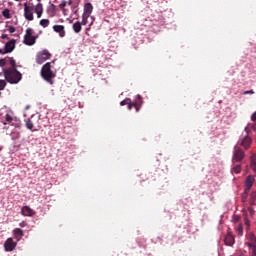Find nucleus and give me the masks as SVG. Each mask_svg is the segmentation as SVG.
<instances>
[{
    "label": "nucleus",
    "mask_w": 256,
    "mask_h": 256,
    "mask_svg": "<svg viewBox=\"0 0 256 256\" xmlns=\"http://www.w3.org/2000/svg\"><path fill=\"white\" fill-rule=\"evenodd\" d=\"M51 68H52L51 62H48L42 66L41 71H40V75H41L42 79H44V81H46V83H49V85H53L55 83V81H53V79H55V77H57V74L55 72H53Z\"/></svg>",
    "instance_id": "f257e3e1"
},
{
    "label": "nucleus",
    "mask_w": 256,
    "mask_h": 256,
    "mask_svg": "<svg viewBox=\"0 0 256 256\" xmlns=\"http://www.w3.org/2000/svg\"><path fill=\"white\" fill-rule=\"evenodd\" d=\"M4 77L11 85H15L23 79V75L17 70V68H8L4 70Z\"/></svg>",
    "instance_id": "f03ea898"
},
{
    "label": "nucleus",
    "mask_w": 256,
    "mask_h": 256,
    "mask_svg": "<svg viewBox=\"0 0 256 256\" xmlns=\"http://www.w3.org/2000/svg\"><path fill=\"white\" fill-rule=\"evenodd\" d=\"M34 11L35 5H33V3H24V17L26 21H33L35 19L33 16Z\"/></svg>",
    "instance_id": "7ed1b4c3"
},
{
    "label": "nucleus",
    "mask_w": 256,
    "mask_h": 256,
    "mask_svg": "<svg viewBox=\"0 0 256 256\" xmlns=\"http://www.w3.org/2000/svg\"><path fill=\"white\" fill-rule=\"evenodd\" d=\"M35 31H33V28L26 29V34L24 35L23 43L24 45H28L31 47L34 43L37 41V37L33 36Z\"/></svg>",
    "instance_id": "20e7f679"
},
{
    "label": "nucleus",
    "mask_w": 256,
    "mask_h": 256,
    "mask_svg": "<svg viewBox=\"0 0 256 256\" xmlns=\"http://www.w3.org/2000/svg\"><path fill=\"white\" fill-rule=\"evenodd\" d=\"M26 127L29 129V131H39L41 129V124H39V119L35 117H31L26 120Z\"/></svg>",
    "instance_id": "39448f33"
},
{
    "label": "nucleus",
    "mask_w": 256,
    "mask_h": 256,
    "mask_svg": "<svg viewBox=\"0 0 256 256\" xmlns=\"http://www.w3.org/2000/svg\"><path fill=\"white\" fill-rule=\"evenodd\" d=\"M243 159H245V151L239 148V146H235L233 150L232 163H241Z\"/></svg>",
    "instance_id": "423d86ee"
},
{
    "label": "nucleus",
    "mask_w": 256,
    "mask_h": 256,
    "mask_svg": "<svg viewBox=\"0 0 256 256\" xmlns=\"http://www.w3.org/2000/svg\"><path fill=\"white\" fill-rule=\"evenodd\" d=\"M48 59H51V54L49 50H42L36 55V63L38 65H43V63H45V61H48Z\"/></svg>",
    "instance_id": "0eeeda50"
},
{
    "label": "nucleus",
    "mask_w": 256,
    "mask_h": 256,
    "mask_svg": "<svg viewBox=\"0 0 256 256\" xmlns=\"http://www.w3.org/2000/svg\"><path fill=\"white\" fill-rule=\"evenodd\" d=\"M245 245L249 247V249L256 247V236L252 232L246 235Z\"/></svg>",
    "instance_id": "6e6552de"
},
{
    "label": "nucleus",
    "mask_w": 256,
    "mask_h": 256,
    "mask_svg": "<svg viewBox=\"0 0 256 256\" xmlns=\"http://www.w3.org/2000/svg\"><path fill=\"white\" fill-rule=\"evenodd\" d=\"M15 43H17L15 39H11L10 41H8L4 46V53H13V51L15 50Z\"/></svg>",
    "instance_id": "1a4fd4ad"
},
{
    "label": "nucleus",
    "mask_w": 256,
    "mask_h": 256,
    "mask_svg": "<svg viewBox=\"0 0 256 256\" xmlns=\"http://www.w3.org/2000/svg\"><path fill=\"white\" fill-rule=\"evenodd\" d=\"M17 247V244L13 241V238H8L4 243L5 251H13Z\"/></svg>",
    "instance_id": "9d476101"
},
{
    "label": "nucleus",
    "mask_w": 256,
    "mask_h": 256,
    "mask_svg": "<svg viewBox=\"0 0 256 256\" xmlns=\"http://www.w3.org/2000/svg\"><path fill=\"white\" fill-rule=\"evenodd\" d=\"M224 242H225V245H227L228 247H233V245H235V236H233V234L228 232L224 238Z\"/></svg>",
    "instance_id": "9b49d317"
},
{
    "label": "nucleus",
    "mask_w": 256,
    "mask_h": 256,
    "mask_svg": "<svg viewBox=\"0 0 256 256\" xmlns=\"http://www.w3.org/2000/svg\"><path fill=\"white\" fill-rule=\"evenodd\" d=\"M253 143V140L249 136H245L241 141L240 145L244 147V149H249L251 147V144Z\"/></svg>",
    "instance_id": "f8f14e48"
},
{
    "label": "nucleus",
    "mask_w": 256,
    "mask_h": 256,
    "mask_svg": "<svg viewBox=\"0 0 256 256\" xmlns=\"http://www.w3.org/2000/svg\"><path fill=\"white\" fill-rule=\"evenodd\" d=\"M21 213L24 217H33V215H35V212L29 206H23Z\"/></svg>",
    "instance_id": "ddd939ff"
},
{
    "label": "nucleus",
    "mask_w": 256,
    "mask_h": 256,
    "mask_svg": "<svg viewBox=\"0 0 256 256\" xmlns=\"http://www.w3.org/2000/svg\"><path fill=\"white\" fill-rule=\"evenodd\" d=\"M253 183H255V177L249 175L246 178V182H245V185H246L245 193H247V191H249L251 187H253Z\"/></svg>",
    "instance_id": "4468645a"
},
{
    "label": "nucleus",
    "mask_w": 256,
    "mask_h": 256,
    "mask_svg": "<svg viewBox=\"0 0 256 256\" xmlns=\"http://www.w3.org/2000/svg\"><path fill=\"white\" fill-rule=\"evenodd\" d=\"M13 235H14V239H16L17 241H21L25 233H23V230L21 228H15L13 230Z\"/></svg>",
    "instance_id": "2eb2a0df"
},
{
    "label": "nucleus",
    "mask_w": 256,
    "mask_h": 256,
    "mask_svg": "<svg viewBox=\"0 0 256 256\" xmlns=\"http://www.w3.org/2000/svg\"><path fill=\"white\" fill-rule=\"evenodd\" d=\"M53 30L55 33H59L60 37H65V26L63 25H54Z\"/></svg>",
    "instance_id": "dca6fc26"
},
{
    "label": "nucleus",
    "mask_w": 256,
    "mask_h": 256,
    "mask_svg": "<svg viewBox=\"0 0 256 256\" xmlns=\"http://www.w3.org/2000/svg\"><path fill=\"white\" fill-rule=\"evenodd\" d=\"M91 13H93V4H91L90 2L86 3L84 5V12L83 15H88L91 17Z\"/></svg>",
    "instance_id": "f3484780"
},
{
    "label": "nucleus",
    "mask_w": 256,
    "mask_h": 256,
    "mask_svg": "<svg viewBox=\"0 0 256 256\" xmlns=\"http://www.w3.org/2000/svg\"><path fill=\"white\" fill-rule=\"evenodd\" d=\"M72 29H73L74 33H81V30L83 29L81 22H79V21L75 22L72 26Z\"/></svg>",
    "instance_id": "a211bd4d"
},
{
    "label": "nucleus",
    "mask_w": 256,
    "mask_h": 256,
    "mask_svg": "<svg viewBox=\"0 0 256 256\" xmlns=\"http://www.w3.org/2000/svg\"><path fill=\"white\" fill-rule=\"evenodd\" d=\"M251 169L256 172V154H252L250 157Z\"/></svg>",
    "instance_id": "6ab92c4d"
},
{
    "label": "nucleus",
    "mask_w": 256,
    "mask_h": 256,
    "mask_svg": "<svg viewBox=\"0 0 256 256\" xmlns=\"http://www.w3.org/2000/svg\"><path fill=\"white\" fill-rule=\"evenodd\" d=\"M51 23V21H49V19H42L40 20V25L41 27H43L44 29L49 27V24Z\"/></svg>",
    "instance_id": "aec40b11"
},
{
    "label": "nucleus",
    "mask_w": 256,
    "mask_h": 256,
    "mask_svg": "<svg viewBox=\"0 0 256 256\" xmlns=\"http://www.w3.org/2000/svg\"><path fill=\"white\" fill-rule=\"evenodd\" d=\"M34 11H35V13H43V4L42 3H38L36 5V7H34Z\"/></svg>",
    "instance_id": "412c9836"
},
{
    "label": "nucleus",
    "mask_w": 256,
    "mask_h": 256,
    "mask_svg": "<svg viewBox=\"0 0 256 256\" xmlns=\"http://www.w3.org/2000/svg\"><path fill=\"white\" fill-rule=\"evenodd\" d=\"M89 15L87 14H82V21L80 22L82 25H87L88 23V19H89Z\"/></svg>",
    "instance_id": "4be33fe9"
},
{
    "label": "nucleus",
    "mask_w": 256,
    "mask_h": 256,
    "mask_svg": "<svg viewBox=\"0 0 256 256\" xmlns=\"http://www.w3.org/2000/svg\"><path fill=\"white\" fill-rule=\"evenodd\" d=\"M2 15H3V17H5V19H11V13H10L9 9H5L2 12Z\"/></svg>",
    "instance_id": "5701e85b"
},
{
    "label": "nucleus",
    "mask_w": 256,
    "mask_h": 256,
    "mask_svg": "<svg viewBox=\"0 0 256 256\" xmlns=\"http://www.w3.org/2000/svg\"><path fill=\"white\" fill-rule=\"evenodd\" d=\"M9 64L11 65L12 69H15L17 67V62H15V59L7 57Z\"/></svg>",
    "instance_id": "b1692460"
},
{
    "label": "nucleus",
    "mask_w": 256,
    "mask_h": 256,
    "mask_svg": "<svg viewBox=\"0 0 256 256\" xmlns=\"http://www.w3.org/2000/svg\"><path fill=\"white\" fill-rule=\"evenodd\" d=\"M232 173H236V174H239L241 173V165H235L233 168H232Z\"/></svg>",
    "instance_id": "393cba45"
},
{
    "label": "nucleus",
    "mask_w": 256,
    "mask_h": 256,
    "mask_svg": "<svg viewBox=\"0 0 256 256\" xmlns=\"http://www.w3.org/2000/svg\"><path fill=\"white\" fill-rule=\"evenodd\" d=\"M7 87V82L0 79V91H3Z\"/></svg>",
    "instance_id": "a878e982"
},
{
    "label": "nucleus",
    "mask_w": 256,
    "mask_h": 256,
    "mask_svg": "<svg viewBox=\"0 0 256 256\" xmlns=\"http://www.w3.org/2000/svg\"><path fill=\"white\" fill-rule=\"evenodd\" d=\"M5 121L8 123H13V116L10 114L5 115Z\"/></svg>",
    "instance_id": "bb28decb"
},
{
    "label": "nucleus",
    "mask_w": 256,
    "mask_h": 256,
    "mask_svg": "<svg viewBox=\"0 0 256 256\" xmlns=\"http://www.w3.org/2000/svg\"><path fill=\"white\" fill-rule=\"evenodd\" d=\"M252 200L250 201L251 205H256V192L251 194Z\"/></svg>",
    "instance_id": "cd10ccee"
},
{
    "label": "nucleus",
    "mask_w": 256,
    "mask_h": 256,
    "mask_svg": "<svg viewBox=\"0 0 256 256\" xmlns=\"http://www.w3.org/2000/svg\"><path fill=\"white\" fill-rule=\"evenodd\" d=\"M131 101V98H126L120 102V105L123 107L125 105H128V103Z\"/></svg>",
    "instance_id": "c85d7f7f"
},
{
    "label": "nucleus",
    "mask_w": 256,
    "mask_h": 256,
    "mask_svg": "<svg viewBox=\"0 0 256 256\" xmlns=\"http://www.w3.org/2000/svg\"><path fill=\"white\" fill-rule=\"evenodd\" d=\"M48 11H52L53 13H56L57 11V6L55 4H51L48 8Z\"/></svg>",
    "instance_id": "c756f323"
},
{
    "label": "nucleus",
    "mask_w": 256,
    "mask_h": 256,
    "mask_svg": "<svg viewBox=\"0 0 256 256\" xmlns=\"http://www.w3.org/2000/svg\"><path fill=\"white\" fill-rule=\"evenodd\" d=\"M65 7H67V1L63 0V1L59 4V9H65Z\"/></svg>",
    "instance_id": "7c9ffc66"
},
{
    "label": "nucleus",
    "mask_w": 256,
    "mask_h": 256,
    "mask_svg": "<svg viewBox=\"0 0 256 256\" xmlns=\"http://www.w3.org/2000/svg\"><path fill=\"white\" fill-rule=\"evenodd\" d=\"M60 10H62V13H63L64 17H67V15H69V9L63 8V9H60Z\"/></svg>",
    "instance_id": "2f4dec72"
},
{
    "label": "nucleus",
    "mask_w": 256,
    "mask_h": 256,
    "mask_svg": "<svg viewBox=\"0 0 256 256\" xmlns=\"http://www.w3.org/2000/svg\"><path fill=\"white\" fill-rule=\"evenodd\" d=\"M7 65V59H0V67H5Z\"/></svg>",
    "instance_id": "473e14b6"
},
{
    "label": "nucleus",
    "mask_w": 256,
    "mask_h": 256,
    "mask_svg": "<svg viewBox=\"0 0 256 256\" xmlns=\"http://www.w3.org/2000/svg\"><path fill=\"white\" fill-rule=\"evenodd\" d=\"M255 93V91L253 90H248V91H244L243 95H253Z\"/></svg>",
    "instance_id": "72a5a7b5"
},
{
    "label": "nucleus",
    "mask_w": 256,
    "mask_h": 256,
    "mask_svg": "<svg viewBox=\"0 0 256 256\" xmlns=\"http://www.w3.org/2000/svg\"><path fill=\"white\" fill-rule=\"evenodd\" d=\"M133 107H135V103H132L130 100L128 103V110L131 111V109H133Z\"/></svg>",
    "instance_id": "f704fd0d"
},
{
    "label": "nucleus",
    "mask_w": 256,
    "mask_h": 256,
    "mask_svg": "<svg viewBox=\"0 0 256 256\" xmlns=\"http://www.w3.org/2000/svg\"><path fill=\"white\" fill-rule=\"evenodd\" d=\"M8 31H9V33H15L16 29L14 26H10Z\"/></svg>",
    "instance_id": "c9c22d12"
},
{
    "label": "nucleus",
    "mask_w": 256,
    "mask_h": 256,
    "mask_svg": "<svg viewBox=\"0 0 256 256\" xmlns=\"http://www.w3.org/2000/svg\"><path fill=\"white\" fill-rule=\"evenodd\" d=\"M250 251H252V256H256V246L250 248Z\"/></svg>",
    "instance_id": "e433bc0d"
},
{
    "label": "nucleus",
    "mask_w": 256,
    "mask_h": 256,
    "mask_svg": "<svg viewBox=\"0 0 256 256\" xmlns=\"http://www.w3.org/2000/svg\"><path fill=\"white\" fill-rule=\"evenodd\" d=\"M249 127L256 133V123L255 124H249Z\"/></svg>",
    "instance_id": "4c0bfd02"
},
{
    "label": "nucleus",
    "mask_w": 256,
    "mask_h": 256,
    "mask_svg": "<svg viewBox=\"0 0 256 256\" xmlns=\"http://www.w3.org/2000/svg\"><path fill=\"white\" fill-rule=\"evenodd\" d=\"M134 107L136 109V113H139L140 107H139V104H137V102L135 103Z\"/></svg>",
    "instance_id": "58836bf2"
},
{
    "label": "nucleus",
    "mask_w": 256,
    "mask_h": 256,
    "mask_svg": "<svg viewBox=\"0 0 256 256\" xmlns=\"http://www.w3.org/2000/svg\"><path fill=\"white\" fill-rule=\"evenodd\" d=\"M1 39H7V40H9V36H8L7 34H2V35H1Z\"/></svg>",
    "instance_id": "ea45409f"
},
{
    "label": "nucleus",
    "mask_w": 256,
    "mask_h": 256,
    "mask_svg": "<svg viewBox=\"0 0 256 256\" xmlns=\"http://www.w3.org/2000/svg\"><path fill=\"white\" fill-rule=\"evenodd\" d=\"M251 121H256V112H254L251 116Z\"/></svg>",
    "instance_id": "a19ab883"
},
{
    "label": "nucleus",
    "mask_w": 256,
    "mask_h": 256,
    "mask_svg": "<svg viewBox=\"0 0 256 256\" xmlns=\"http://www.w3.org/2000/svg\"><path fill=\"white\" fill-rule=\"evenodd\" d=\"M37 18L41 19V16L43 15V12H36Z\"/></svg>",
    "instance_id": "79ce46f5"
},
{
    "label": "nucleus",
    "mask_w": 256,
    "mask_h": 256,
    "mask_svg": "<svg viewBox=\"0 0 256 256\" xmlns=\"http://www.w3.org/2000/svg\"><path fill=\"white\" fill-rule=\"evenodd\" d=\"M245 132L247 133L246 136H249V133H251V130H249V127H246V128H245Z\"/></svg>",
    "instance_id": "37998d69"
},
{
    "label": "nucleus",
    "mask_w": 256,
    "mask_h": 256,
    "mask_svg": "<svg viewBox=\"0 0 256 256\" xmlns=\"http://www.w3.org/2000/svg\"><path fill=\"white\" fill-rule=\"evenodd\" d=\"M0 55H7V52H5L3 49H0Z\"/></svg>",
    "instance_id": "c03bdc74"
},
{
    "label": "nucleus",
    "mask_w": 256,
    "mask_h": 256,
    "mask_svg": "<svg viewBox=\"0 0 256 256\" xmlns=\"http://www.w3.org/2000/svg\"><path fill=\"white\" fill-rule=\"evenodd\" d=\"M26 225H27V223L21 222V223L19 224V227H26Z\"/></svg>",
    "instance_id": "a18cd8bd"
},
{
    "label": "nucleus",
    "mask_w": 256,
    "mask_h": 256,
    "mask_svg": "<svg viewBox=\"0 0 256 256\" xmlns=\"http://www.w3.org/2000/svg\"><path fill=\"white\" fill-rule=\"evenodd\" d=\"M238 231H239V234H240V235H243V228H241V227L238 228Z\"/></svg>",
    "instance_id": "49530a36"
},
{
    "label": "nucleus",
    "mask_w": 256,
    "mask_h": 256,
    "mask_svg": "<svg viewBox=\"0 0 256 256\" xmlns=\"http://www.w3.org/2000/svg\"><path fill=\"white\" fill-rule=\"evenodd\" d=\"M74 15H77V17H79V10H75Z\"/></svg>",
    "instance_id": "de8ad7c7"
},
{
    "label": "nucleus",
    "mask_w": 256,
    "mask_h": 256,
    "mask_svg": "<svg viewBox=\"0 0 256 256\" xmlns=\"http://www.w3.org/2000/svg\"><path fill=\"white\" fill-rule=\"evenodd\" d=\"M67 5H73V1L70 0Z\"/></svg>",
    "instance_id": "09e8293b"
},
{
    "label": "nucleus",
    "mask_w": 256,
    "mask_h": 256,
    "mask_svg": "<svg viewBox=\"0 0 256 256\" xmlns=\"http://www.w3.org/2000/svg\"><path fill=\"white\" fill-rule=\"evenodd\" d=\"M245 224H246V225H249V220H246V221H245Z\"/></svg>",
    "instance_id": "8fccbe9b"
},
{
    "label": "nucleus",
    "mask_w": 256,
    "mask_h": 256,
    "mask_svg": "<svg viewBox=\"0 0 256 256\" xmlns=\"http://www.w3.org/2000/svg\"><path fill=\"white\" fill-rule=\"evenodd\" d=\"M137 97H138L139 101H141V95H138Z\"/></svg>",
    "instance_id": "3c124183"
}]
</instances>
